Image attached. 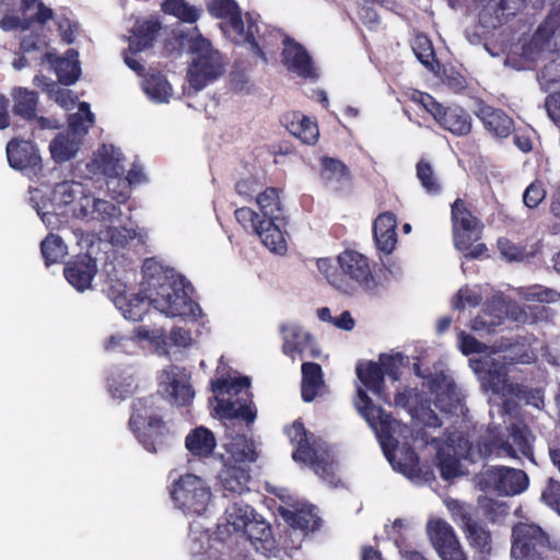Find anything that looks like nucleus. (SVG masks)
Wrapping results in <instances>:
<instances>
[{
  "mask_svg": "<svg viewBox=\"0 0 560 560\" xmlns=\"http://www.w3.org/2000/svg\"><path fill=\"white\" fill-rule=\"evenodd\" d=\"M185 446L196 457H209L217 446V440L211 430L197 427L187 434Z\"/></svg>",
  "mask_w": 560,
  "mask_h": 560,
  "instance_id": "obj_33",
  "label": "nucleus"
},
{
  "mask_svg": "<svg viewBox=\"0 0 560 560\" xmlns=\"http://www.w3.org/2000/svg\"><path fill=\"white\" fill-rule=\"evenodd\" d=\"M281 331L284 339L283 351L285 354L293 357L296 353H303L313 342L312 335L300 326L283 325Z\"/></svg>",
  "mask_w": 560,
  "mask_h": 560,
  "instance_id": "obj_41",
  "label": "nucleus"
},
{
  "mask_svg": "<svg viewBox=\"0 0 560 560\" xmlns=\"http://www.w3.org/2000/svg\"><path fill=\"white\" fill-rule=\"evenodd\" d=\"M52 18V11L45 7L40 0H22L18 13L5 14L0 20V28L4 32H26L42 26Z\"/></svg>",
  "mask_w": 560,
  "mask_h": 560,
  "instance_id": "obj_12",
  "label": "nucleus"
},
{
  "mask_svg": "<svg viewBox=\"0 0 560 560\" xmlns=\"http://www.w3.org/2000/svg\"><path fill=\"white\" fill-rule=\"evenodd\" d=\"M80 194H82L81 183L65 180L55 185L47 200H44L45 196L40 189L31 190V202L43 222L47 226H52L55 215L62 214L70 200L73 201L74 197L79 198Z\"/></svg>",
  "mask_w": 560,
  "mask_h": 560,
  "instance_id": "obj_9",
  "label": "nucleus"
},
{
  "mask_svg": "<svg viewBox=\"0 0 560 560\" xmlns=\"http://www.w3.org/2000/svg\"><path fill=\"white\" fill-rule=\"evenodd\" d=\"M504 317H493L491 320H485V317H474L470 319L468 327L478 337L486 338L492 334H495L498 327L503 324Z\"/></svg>",
  "mask_w": 560,
  "mask_h": 560,
  "instance_id": "obj_56",
  "label": "nucleus"
},
{
  "mask_svg": "<svg viewBox=\"0 0 560 560\" xmlns=\"http://www.w3.org/2000/svg\"><path fill=\"white\" fill-rule=\"evenodd\" d=\"M427 533L441 560H468L453 527L446 521H429Z\"/></svg>",
  "mask_w": 560,
  "mask_h": 560,
  "instance_id": "obj_13",
  "label": "nucleus"
},
{
  "mask_svg": "<svg viewBox=\"0 0 560 560\" xmlns=\"http://www.w3.org/2000/svg\"><path fill=\"white\" fill-rule=\"evenodd\" d=\"M133 380L131 377H113L108 380V390L113 398L124 400L135 392Z\"/></svg>",
  "mask_w": 560,
  "mask_h": 560,
  "instance_id": "obj_57",
  "label": "nucleus"
},
{
  "mask_svg": "<svg viewBox=\"0 0 560 560\" xmlns=\"http://www.w3.org/2000/svg\"><path fill=\"white\" fill-rule=\"evenodd\" d=\"M42 254L47 262H58L67 256L68 248L59 236L49 234L42 242Z\"/></svg>",
  "mask_w": 560,
  "mask_h": 560,
  "instance_id": "obj_50",
  "label": "nucleus"
},
{
  "mask_svg": "<svg viewBox=\"0 0 560 560\" xmlns=\"http://www.w3.org/2000/svg\"><path fill=\"white\" fill-rule=\"evenodd\" d=\"M453 232L468 231L471 228L482 229L481 222L471 214L465 202L460 199L454 201L452 206Z\"/></svg>",
  "mask_w": 560,
  "mask_h": 560,
  "instance_id": "obj_47",
  "label": "nucleus"
},
{
  "mask_svg": "<svg viewBox=\"0 0 560 560\" xmlns=\"http://www.w3.org/2000/svg\"><path fill=\"white\" fill-rule=\"evenodd\" d=\"M152 420L132 429L131 432L148 452L158 453L166 444L168 430L163 418H153Z\"/></svg>",
  "mask_w": 560,
  "mask_h": 560,
  "instance_id": "obj_27",
  "label": "nucleus"
},
{
  "mask_svg": "<svg viewBox=\"0 0 560 560\" xmlns=\"http://www.w3.org/2000/svg\"><path fill=\"white\" fill-rule=\"evenodd\" d=\"M191 60L187 69V86L194 92L201 91L224 72V62L220 52L197 28L187 42Z\"/></svg>",
  "mask_w": 560,
  "mask_h": 560,
  "instance_id": "obj_3",
  "label": "nucleus"
},
{
  "mask_svg": "<svg viewBox=\"0 0 560 560\" xmlns=\"http://www.w3.org/2000/svg\"><path fill=\"white\" fill-rule=\"evenodd\" d=\"M287 434L291 442L295 445L292 457L295 462L311 459L314 455V446L310 441L308 433L304 423L295 420L292 425L287 430Z\"/></svg>",
  "mask_w": 560,
  "mask_h": 560,
  "instance_id": "obj_42",
  "label": "nucleus"
},
{
  "mask_svg": "<svg viewBox=\"0 0 560 560\" xmlns=\"http://www.w3.org/2000/svg\"><path fill=\"white\" fill-rule=\"evenodd\" d=\"M7 158L10 166L23 172L40 166L42 159L35 145L30 141L13 139L7 144Z\"/></svg>",
  "mask_w": 560,
  "mask_h": 560,
  "instance_id": "obj_22",
  "label": "nucleus"
},
{
  "mask_svg": "<svg viewBox=\"0 0 560 560\" xmlns=\"http://www.w3.org/2000/svg\"><path fill=\"white\" fill-rule=\"evenodd\" d=\"M498 247L501 255L510 261L523 260L526 257L525 250L511 243L509 240H499Z\"/></svg>",
  "mask_w": 560,
  "mask_h": 560,
  "instance_id": "obj_63",
  "label": "nucleus"
},
{
  "mask_svg": "<svg viewBox=\"0 0 560 560\" xmlns=\"http://www.w3.org/2000/svg\"><path fill=\"white\" fill-rule=\"evenodd\" d=\"M250 385V380L247 376L240 377H219L211 382V388L214 393L224 394L232 390L238 392L247 388Z\"/></svg>",
  "mask_w": 560,
  "mask_h": 560,
  "instance_id": "obj_55",
  "label": "nucleus"
},
{
  "mask_svg": "<svg viewBox=\"0 0 560 560\" xmlns=\"http://www.w3.org/2000/svg\"><path fill=\"white\" fill-rule=\"evenodd\" d=\"M165 13L177 18L185 23H195L201 16L202 10L189 4L185 0H165L162 4Z\"/></svg>",
  "mask_w": 560,
  "mask_h": 560,
  "instance_id": "obj_46",
  "label": "nucleus"
},
{
  "mask_svg": "<svg viewBox=\"0 0 560 560\" xmlns=\"http://www.w3.org/2000/svg\"><path fill=\"white\" fill-rule=\"evenodd\" d=\"M506 435L492 436L485 443V452L498 457L513 459L526 458L535 463L534 443L535 435L523 421L512 422L506 428Z\"/></svg>",
  "mask_w": 560,
  "mask_h": 560,
  "instance_id": "obj_6",
  "label": "nucleus"
},
{
  "mask_svg": "<svg viewBox=\"0 0 560 560\" xmlns=\"http://www.w3.org/2000/svg\"><path fill=\"white\" fill-rule=\"evenodd\" d=\"M482 229H474L453 232V241L456 249L464 252L466 257L478 258L485 254L487 247L477 243L481 237Z\"/></svg>",
  "mask_w": 560,
  "mask_h": 560,
  "instance_id": "obj_43",
  "label": "nucleus"
},
{
  "mask_svg": "<svg viewBox=\"0 0 560 560\" xmlns=\"http://www.w3.org/2000/svg\"><path fill=\"white\" fill-rule=\"evenodd\" d=\"M160 386L171 404L185 407L192 402L195 390L190 384V375L184 368L171 365L163 371Z\"/></svg>",
  "mask_w": 560,
  "mask_h": 560,
  "instance_id": "obj_14",
  "label": "nucleus"
},
{
  "mask_svg": "<svg viewBox=\"0 0 560 560\" xmlns=\"http://www.w3.org/2000/svg\"><path fill=\"white\" fill-rule=\"evenodd\" d=\"M417 177L427 192L436 194L440 191L441 186L438 177L428 162L420 161L417 164Z\"/></svg>",
  "mask_w": 560,
  "mask_h": 560,
  "instance_id": "obj_54",
  "label": "nucleus"
},
{
  "mask_svg": "<svg viewBox=\"0 0 560 560\" xmlns=\"http://www.w3.org/2000/svg\"><path fill=\"white\" fill-rule=\"evenodd\" d=\"M397 219L390 212L381 213L374 221V238L377 248L385 253L390 254L397 243Z\"/></svg>",
  "mask_w": 560,
  "mask_h": 560,
  "instance_id": "obj_30",
  "label": "nucleus"
},
{
  "mask_svg": "<svg viewBox=\"0 0 560 560\" xmlns=\"http://www.w3.org/2000/svg\"><path fill=\"white\" fill-rule=\"evenodd\" d=\"M478 116L485 127L495 137L505 138L513 129L512 119L499 109L481 105L478 109Z\"/></svg>",
  "mask_w": 560,
  "mask_h": 560,
  "instance_id": "obj_39",
  "label": "nucleus"
},
{
  "mask_svg": "<svg viewBox=\"0 0 560 560\" xmlns=\"http://www.w3.org/2000/svg\"><path fill=\"white\" fill-rule=\"evenodd\" d=\"M96 273V262L88 255L75 257L67 262L63 269L65 278L69 284L79 292H83L91 288Z\"/></svg>",
  "mask_w": 560,
  "mask_h": 560,
  "instance_id": "obj_20",
  "label": "nucleus"
},
{
  "mask_svg": "<svg viewBox=\"0 0 560 560\" xmlns=\"http://www.w3.org/2000/svg\"><path fill=\"white\" fill-rule=\"evenodd\" d=\"M219 479L223 490L231 494H242L249 490V469L241 466L224 463L223 468L219 472Z\"/></svg>",
  "mask_w": 560,
  "mask_h": 560,
  "instance_id": "obj_32",
  "label": "nucleus"
},
{
  "mask_svg": "<svg viewBox=\"0 0 560 560\" xmlns=\"http://www.w3.org/2000/svg\"><path fill=\"white\" fill-rule=\"evenodd\" d=\"M170 495L175 506L184 513L200 515L207 510L211 491L201 478L185 474L173 481Z\"/></svg>",
  "mask_w": 560,
  "mask_h": 560,
  "instance_id": "obj_8",
  "label": "nucleus"
},
{
  "mask_svg": "<svg viewBox=\"0 0 560 560\" xmlns=\"http://www.w3.org/2000/svg\"><path fill=\"white\" fill-rule=\"evenodd\" d=\"M142 90L147 97L156 104L168 103L174 91L167 79L160 72H151L142 81Z\"/></svg>",
  "mask_w": 560,
  "mask_h": 560,
  "instance_id": "obj_37",
  "label": "nucleus"
},
{
  "mask_svg": "<svg viewBox=\"0 0 560 560\" xmlns=\"http://www.w3.org/2000/svg\"><path fill=\"white\" fill-rule=\"evenodd\" d=\"M538 79L545 90H548L551 83L560 81V62L553 61L546 66L541 70Z\"/></svg>",
  "mask_w": 560,
  "mask_h": 560,
  "instance_id": "obj_64",
  "label": "nucleus"
},
{
  "mask_svg": "<svg viewBox=\"0 0 560 560\" xmlns=\"http://www.w3.org/2000/svg\"><path fill=\"white\" fill-rule=\"evenodd\" d=\"M481 302V291L479 287H462L453 296L451 303L455 312H465L476 307Z\"/></svg>",
  "mask_w": 560,
  "mask_h": 560,
  "instance_id": "obj_48",
  "label": "nucleus"
},
{
  "mask_svg": "<svg viewBox=\"0 0 560 560\" xmlns=\"http://www.w3.org/2000/svg\"><path fill=\"white\" fill-rule=\"evenodd\" d=\"M457 336L459 341V349L465 355L480 353L486 348L482 342L478 341L475 337L464 330H459Z\"/></svg>",
  "mask_w": 560,
  "mask_h": 560,
  "instance_id": "obj_62",
  "label": "nucleus"
},
{
  "mask_svg": "<svg viewBox=\"0 0 560 560\" xmlns=\"http://www.w3.org/2000/svg\"><path fill=\"white\" fill-rule=\"evenodd\" d=\"M486 477L494 489L505 495H515L522 493L528 487V476L522 469L506 466H492Z\"/></svg>",
  "mask_w": 560,
  "mask_h": 560,
  "instance_id": "obj_16",
  "label": "nucleus"
},
{
  "mask_svg": "<svg viewBox=\"0 0 560 560\" xmlns=\"http://www.w3.org/2000/svg\"><path fill=\"white\" fill-rule=\"evenodd\" d=\"M69 206L66 207L61 215L73 217L82 220L105 219L104 214L109 218L116 215V207L110 202L94 198L82 185V194L80 197L72 198Z\"/></svg>",
  "mask_w": 560,
  "mask_h": 560,
  "instance_id": "obj_15",
  "label": "nucleus"
},
{
  "mask_svg": "<svg viewBox=\"0 0 560 560\" xmlns=\"http://www.w3.org/2000/svg\"><path fill=\"white\" fill-rule=\"evenodd\" d=\"M412 50L418 60L427 68L432 69L434 51L431 40L425 35H417L412 40Z\"/></svg>",
  "mask_w": 560,
  "mask_h": 560,
  "instance_id": "obj_53",
  "label": "nucleus"
},
{
  "mask_svg": "<svg viewBox=\"0 0 560 560\" xmlns=\"http://www.w3.org/2000/svg\"><path fill=\"white\" fill-rule=\"evenodd\" d=\"M446 378L443 374H435L430 378V389L435 394V406L441 411L452 413L457 409L459 402L458 398L455 397V385L453 383L446 384V389L440 392L441 383L445 382Z\"/></svg>",
  "mask_w": 560,
  "mask_h": 560,
  "instance_id": "obj_44",
  "label": "nucleus"
},
{
  "mask_svg": "<svg viewBox=\"0 0 560 560\" xmlns=\"http://www.w3.org/2000/svg\"><path fill=\"white\" fill-rule=\"evenodd\" d=\"M143 282L139 294L119 293L113 298L122 313H151L164 315H197L201 312L194 300V289L184 277L164 267L154 258L142 266Z\"/></svg>",
  "mask_w": 560,
  "mask_h": 560,
  "instance_id": "obj_1",
  "label": "nucleus"
},
{
  "mask_svg": "<svg viewBox=\"0 0 560 560\" xmlns=\"http://www.w3.org/2000/svg\"><path fill=\"white\" fill-rule=\"evenodd\" d=\"M206 7L212 16L224 20L221 27L232 42L248 45L260 57H265V50L271 51V44L259 36L257 20L250 14L241 16L234 0H208Z\"/></svg>",
  "mask_w": 560,
  "mask_h": 560,
  "instance_id": "obj_2",
  "label": "nucleus"
},
{
  "mask_svg": "<svg viewBox=\"0 0 560 560\" xmlns=\"http://www.w3.org/2000/svg\"><path fill=\"white\" fill-rule=\"evenodd\" d=\"M43 62L50 63L62 84H73L81 74L79 67L78 52L70 49L67 51L66 57L57 58L51 51H47L43 57Z\"/></svg>",
  "mask_w": 560,
  "mask_h": 560,
  "instance_id": "obj_29",
  "label": "nucleus"
},
{
  "mask_svg": "<svg viewBox=\"0 0 560 560\" xmlns=\"http://www.w3.org/2000/svg\"><path fill=\"white\" fill-rule=\"evenodd\" d=\"M94 124V115L85 102L79 105L78 113L69 118V128L59 132L50 142L49 151L56 163H65L78 154L83 137Z\"/></svg>",
  "mask_w": 560,
  "mask_h": 560,
  "instance_id": "obj_5",
  "label": "nucleus"
},
{
  "mask_svg": "<svg viewBox=\"0 0 560 560\" xmlns=\"http://www.w3.org/2000/svg\"><path fill=\"white\" fill-rule=\"evenodd\" d=\"M242 535L249 540L258 551L268 552L275 548L271 526L265 520L257 518V515L247 524Z\"/></svg>",
  "mask_w": 560,
  "mask_h": 560,
  "instance_id": "obj_31",
  "label": "nucleus"
},
{
  "mask_svg": "<svg viewBox=\"0 0 560 560\" xmlns=\"http://www.w3.org/2000/svg\"><path fill=\"white\" fill-rule=\"evenodd\" d=\"M436 457L440 474L443 479L451 480L460 475V463L455 455L439 451Z\"/></svg>",
  "mask_w": 560,
  "mask_h": 560,
  "instance_id": "obj_52",
  "label": "nucleus"
},
{
  "mask_svg": "<svg viewBox=\"0 0 560 560\" xmlns=\"http://www.w3.org/2000/svg\"><path fill=\"white\" fill-rule=\"evenodd\" d=\"M283 62L285 67L300 77H312L314 68L306 50L290 38H282Z\"/></svg>",
  "mask_w": 560,
  "mask_h": 560,
  "instance_id": "obj_28",
  "label": "nucleus"
},
{
  "mask_svg": "<svg viewBox=\"0 0 560 560\" xmlns=\"http://www.w3.org/2000/svg\"><path fill=\"white\" fill-rule=\"evenodd\" d=\"M347 167L341 161L327 156L322 159L320 177L323 180L332 184L347 178Z\"/></svg>",
  "mask_w": 560,
  "mask_h": 560,
  "instance_id": "obj_51",
  "label": "nucleus"
},
{
  "mask_svg": "<svg viewBox=\"0 0 560 560\" xmlns=\"http://www.w3.org/2000/svg\"><path fill=\"white\" fill-rule=\"evenodd\" d=\"M355 373L362 385L374 395L381 397L385 388L384 371L382 366L374 361L357 364Z\"/></svg>",
  "mask_w": 560,
  "mask_h": 560,
  "instance_id": "obj_38",
  "label": "nucleus"
},
{
  "mask_svg": "<svg viewBox=\"0 0 560 560\" xmlns=\"http://www.w3.org/2000/svg\"><path fill=\"white\" fill-rule=\"evenodd\" d=\"M406 96L425 109L442 128L451 133L465 136L470 131L471 119L463 108L458 106L444 107L431 95L417 90L407 91Z\"/></svg>",
  "mask_w": 560,
  "mask_h": 560,
  "instance_id": "obj_7",
  "label": "nucleus"
},
{
  "mask_svg": "<svg viewBox=\"0 0 560 560\" xmlns=\"http://www.w3.org/2000/svg\"><path fill=\"white\" fill-rule=\"evenodd\" d=\"M160 28V23L155 19L145 20L139 23L129 37V49L125 54L126 65L137 73H141L143 67L140 61L132 55H136L150 47L155 38V34Z\"/></svg>",
  "mask_w": 560,
  "mask_h": 560,
  "instance_id": "obj_17",
  "label": "nucleus"
},
{
  "mask_svg": "<svg viewBox=\"0 0 560 560\" xmlns=\"http://www.w3.org/2000/svg\"><path fill=\"white\" fill-rule=\"evenodd\" d=\"M279 499L284 505L278 508V513L291 528L304 536L320 529L323 520L314 504L295 500L290 494H280Z\"/></svg>",
  "mask_w": 560,
  "mask_h": 560,
  "instance_id": "obj_11",
  "label": "nucleus"
},
{
  "mask_svg": "<svg viewBox=\"0 0 560 560\" xmlns=\"http://www.w3.org/2000/svg\"><path fill=\"white\" fill-rule=\"evenodd\" d=\"M13 100V112L27 120H34L36 127L40 129H54L59 127L55 119L36 117L37 94L25 88H14L11 92Z\"/></svg>",
  "mask_w": 560,
  "mask_h": 560,
  "instance_id": "obj_19",
  "label": "nucleus"
},
{
  "mask_svg": "<svg viewBox=\"0 0 560 560\" xmlns=\"http://www.w3.org/2000/svg\"><path fill=\"white\" fill-rule=\"evenodd\" d=\"M285 127L292 136L306 144H314L319 136L317 125L299 112L285 116Z\"/></svg>",
  "mask_w": 560,
  "mask_h": 560,
  "instance_id": "obj_35",
  "label": "nucleus"
},
{
  "mask_svg": "<svg viewBox=\"0 0 560 560\" xmlns=\"http://www.w3.org/2000/svg\"><path fill=\"white\" fill-rule=\"evenodd\" d=\"M517 294L526 302L532 303H555L560 300L559 292L540 284L518 288Z\"/></svg>",
  "mask_w": 560,
  "mask_h": 560,
  "instance_id": "obj_49",
  "label": "nucleus"
},
{
  "mask_svg": "<svg viewBox=\"0 0 560 560\" xmlns=\"http://www.w3.org/2000/svg\"><path fill=\"white\" fill-rule=\"evenodd\" d=\"M354 405L359 413L375 431L385 455L390 459L388 447L390 446L394 450L397 446V441L393 436L395 419L390 413L385 412L382 407L374 405L362 387L357 388Z\"/></svg>",
  "mask_w": 560,
  "mask_h": 560,
  "instance_id": "obj_10",
  "label": "nucleus"
},
{
  "mask_svg": "<svg viewBox=\"0 0 560 560\" xmlns=\"http://www.w3.org/2000/svg\"><path fill=\"white\" fill-rule=\"evenodd\" d=\"M285 225V218L279 219L278 217L259 222L256 234L264 246L273 254L284 255L288 250Z\"/></svg>",
  "mask_w": 560,
  "mask_h": 560,
  "instance_id": "obj_24",
  "label": "nucleus"
},
{
  "mask_svg": "<svg viewBox=\"0 0 560 560\" xmlns=\"http://www.w3.org/2000/svg\"><path fill=\"white\" fill-rule=\"evenodd\" d=\"M300 462L310 465L315 474L322 478H328L334 475L332 464L317 448H314V455L311 456V459Z\"/></svg>",
  "mask_w": 560,
  "mask_h": 560,
  "instance_id": "obj_59",
  "label": "nucleus"
},
{
  "mask_svg": "<svg viewBox=\"0 0 560 560\" xmlns=\"http://www.w3.org/2000/svg\"><path fill=\"white\" fill-rule=\"evenodd\" d=\"M122 154L112 144L98 148L89 164L91 172H100L108 177H120L125 173Z\"/></svg>",
  "mask_w": 560,
  "mask_h": 560,
  "instance_id": "obj_25",
  "label": "nucleus"
},
{
  "mask_svg": "<svg viewBox=\"0 0 560 560\" xmlns=\"http://www.w3.org/2000/svg\"><path fill=\"white\" fill-rule=\"evenodd\" d=\"M457 517L471 548L483 559L491 552V534L486 526L475 521L470 513L460 508Z\"/></svg>",
  "mask_w": 560,
  "mask_h": 560,
  "instance_id": "obj_21",
  "label": "nucleus"
},
{
  "mask_svg": "<svg viewBox=\"0 0 560 560\" xmlns=\"http://www.w3.org/2000/svg\"><path fill=\"white\" fill-rule=\"evenodd\" d=\"M338 264L342 270V278L347 276L366 290H372L375 287L368 258L362 254L346 250L338 256Z\"/></svg>",
  "mask_w": 560,
  "mask_h": 560,
  "instance_id": "obj_18",
  "label": "nucleus"
},
{
  "mask_svg": "<svg viewBox=\"0 0 560 560\" xmlns=\"http://www.w3.org/2000/svg\"><path fill=\"white\" fill-rule=\"evenodd\" d=\"M302 383L301 395L302 399L311 402L317 396L319 389L324 385L323 370L318 363L304 362L301 368Z\"/></svg>",
  "mask_w": 560,
  "mask_h": 560,
  "instance_id": "obj_40",
  "label": "nucleus"
},
{
  "mask_svg": "<svg viewBox=\"0 0 560 560\" xmlns=\"http://www.w3.org/2000/svg\"><path fill=\"white\" fill-rule=\"evenodd\" d=\"M546 197V190L540 182L532 183L523 195L526 207L536 208Z\"/></svg>",
  "mask_w": 560,
  "mask_h": 560,
  "instance_id": "obj_61",
  "label": "nucleus"
},
{
  "mask_svg": "<svg viewBox=\"0 0 560 560\" xmlns=\"http://www.w3.org/2000/svg\"><path fill=\"white\" fill-rule=\"evenodd\" d=\"M541 500L560 514V481L549 478L541 491Z\"/></svg>",
  "mask_w": 560,
  "mask_h": 560,
  "instance_id": "obj_60",
  "label": "nucleus"
},
{
  "mask_svg": "<svg viewBox=\"0 0 560 560\" xmlns=\"http://www.w3.org/2000/svg\"><path fill=\"white\" fill-rule=\"evenodd\" d=\"M104 215L105 219H100L104 222L105 228L102 234L113 245L126 246L131 240L140 235L128 218L125 220L121 218V212L117 208L115 217Z\"/></svg>",
  "mask_w": 560,
  "mask_h": 560,
  "instance_id": "obj_26",
  "label": "nucleus"
},
{
  "mask_svg": "<svg viewBox=\"0 0 560 560\" xmlns=\"http://www.w3.org/2000/svg\"><path fill=\"white\" fill-rule=\"evenodd\" d=\"M513 560H560V548L535 524H518L513 528Z\"/></svg>",
  "mask_w": 560,
  "mask_h": 560,
  "instance_id": "obj_4",
  "label": "nucleus"
},
{
  "mask_svg": "<svg viewBox=\"0 0 560 560\" xmlns=\"http://www.w3.org/2000/svg\"><path fill=\"white\" fill-rule=\"evenodd\" d=\"M255 511L248 504L241 502H233L224 512V524H218L214 535L215 539L224 540V535L234 533H243L247 524L255 516Z\"/></svg>",
  "mask_w": 560,
  "mask_h": 560,
  "instance_id": "obj_23",
  "label": "nucleus"
},
{
  "mask_svg": "<svg viewBox=\"0 0 560 560\" xmlns=\"http://www.w3.org/2000/svg\"><path fill=\"white\" fill-rule=\"evenodd\" d=\"M225 451L228 459L224 463L232 465L254 463L258 458L254 441L244 434L233 436L225 445Z\"/></svg>",
  "mask_w": 560,
  "mask_h": 560,
  "instance_id": "obj_34",
  "label": "nucleus"
},
{
  "mask_svg": "<svg viewBox=\"0 0 560 560\" xmlns=\"http://www.w3.org/2000/svg\"><path fill=\"white\" fill-rule=\"evenodd\" d=\"M316 266L319 272L323 273L334 287L342 291L348 290L345 281L342 280V276L337 273L336 267L331 259L319 258L316 260Z\"/></svg>",
  "mask_w": 560,
  "mask_h": 560,
  "instance_id": "obj_58",
  "label": "nucleus"
},
{
  "mask_svg": "<svg viewBox=\"0 0 560 560\" xmlns=\"http://www.w3.org/2000/svg\"><path fill=\"white\" fill-rule=\"evenodd\" d=\"M256 203L262 215L261 220H273V217L284 218L278 189L266 188L257 195Z\"/></svg>",
  "mask_w": 560,
  "mask_h": 560,
  "instance_id": "obj_45",
  "label": "nucleus"
},
{
  "mask_svg": "<svg viewBox=\"0 0 560 560\" xmlns=\"http://www.w3.org/2000/svg\"><path fill=\"white\" fill-rule=\"evenodd\" d=\"M158 402L159 398L155 395L133 400L131 406L132 412L128 422L129 429L139 428L145 424V422L153 421V418H162Z\"/></svg>",
  "mask_w": 560,
  "mask_h": 560,
  "instance_id": "obj_36",
  "label": "nucleus"
}]
</instances>
